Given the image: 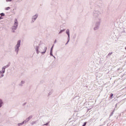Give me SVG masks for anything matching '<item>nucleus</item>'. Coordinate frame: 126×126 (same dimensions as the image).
<instances>
[{
	"mask_svg": "<svg viewBox=\"0 0 126 126\" xmlns=\"http://www.w3.org/2000/svg\"><path fill=\"white\" fill-rule=\"evenodd\" d=\"M21 45V40H19L17 42L16 45L14 47V50L15 52L16 53V55H18V52H19V48Z\"/></svg>",
	"mask_w": 126,
	"mask_h": 126,
	"instance_id": "obj_3",
	"label": "nucleus"
},
{
	"mask_svg": "<svg viewBox=\"0 0 126 126\" xmlns=\"http://www.w3.org/2000/svg\"><path fill=\"white\" fill-rule=\"evenodd\" d=\"M101 15V12L98 10H94L93 13V19L95 21L94 31H97L100 28L102 19L99 17Z\"/></svg>",
	"mask_w": 126,
	"mask_h": 126,
	"instance_id": "obj_1",
	"label": "nucleus"
},
{
	"mask_svg": "<svg viewBox=\"0 0 126 126\" xmlns=\"http://www.w3.org/2000/svg\"><path fill=\"white\" fill-rule=\"evenodd\" d=\"M49 123L50 122H48V123H47L46 124H44L43 126H48Z\"/></svg>",
	"mask_w": 126,
	"mask_h": 126,
	"instance_id": "obj_25",
	"label": "nucleus"
},
{
	"mask_svg": "<svg viewBox=\"0 0 126 126\" xmlns=\"http://www.w3.org/2000/svg\"><path fill=\"white\" fill-rule=\"evenodd\" d=\"M25 83V81H22L21 82V83H20V84H19V85L20 86H22V85H23V84H24Z\"/></svg>",
	"mask_w": 126,
	"mask_h": 126,
	"instance_id": "obj_14",
	"label": "nucleus"
},
{
	"mask_svg": "<svg viewBox=\"0 0 126 126\" xmlns=\"http://www.w3.org/2000/svg\"><path fill=\"white\" fill-rule=\"evenodd\" d=\"M31 119H32V115L30 116L28 118H27L26 119V120H25L24 122H25V124H26V123H28V121L30 120H31Z\"/></svg>",
	"mask_w": 126,
	"mask_h": 126,
	"instance_id": "obj_11",
	"label": "nucleus"
},
{
	"mask_svg": "<svg viewBox=\"0 0 126 126\" xmlns=\"http://www.w3.org/2000/svg\"><path fill=\"white\" fill-rule=\"evenodd\" d=\"M53 58H54V59H56V57H55L54 56H53Z\"/></svg>",
	"mask_w": 126,
	"mask_h": 126,
	"instance_id": "obj_32",
	"label": "nucleus"
},
{
	"mask_svg": "<svg viewBox=\"0 0 126 126\" xmlns=\"http://www.w3.org/2000/svg\"><path fill=\"white\" fill-rule=\"evenodd\" d=\"M50 56H52V57H54V55H53V51H50Z\"/></svg>",
	"mask_w": 126,
	"mask_h": 126,
	"instance_id": "obj_19",
	"label": "nucleus"
},
{
	"mask_svg": "<svg viewBox=\"0 0 126 126\" xmlns=\"http://www.w3.org/2000/svg\"><path fill=\"white\" fill-rule=\"evenodd\" d=\"M14 27H16L17 28H18V21L17 20V19H15L14 21V24L13 26Z\"/></svg>",
	"mask_w": 126,
	"mask_h": 126,
	"instance_id": "obj_5",
	"label": "nucleus"
},
{
	"mask_svg": "<svg viewBox=\"0 0 126 126\" xmlns=\"http://www.w3.org/2000/svg\"><path fill=\"white\" fill-rule=\"evenodd\" d=\"M6 1L8 2V1H12V0H6Z\"/></svg>",
	"mask_w": 126,
	"mask_h": 126,
	"instance_id": "obj_27",
	"label": "nucleus"
},
{
	"mask_svg": "<svg viewBox=\"0 0 126 126\" xmlns=\"http://www.w3.org/2000/svg\"><path fill=\"white\" fill-rule=\"evenodd\" d=\"M74 101H76V102H78V100H79V96H77L75 97V98H74Z\"/></svg>",
	"mask_w": 126,
	"mask_h": 126,
	"instance_id": "obj_12",
	"label": "nucleus"
},
{
	"mask_svg": "<svg viewBox=\"0 0 126 126\" xmlns=\"http://www.w3.org/2000/svg\"><path fill=\"white\" fill-rule=\"evenodd\" d=\"M68 42H69V41H68H68H67V43L65 44V45H67Z\"/></svg>",
	"mask_w": 126,
	"mask_h": 126,
	"instance_id": "obj_31",
	"label": "nucleus"
},
{
	"mask_svg": "<svg viewBox=\"0 0 126 126\" xmlns=\"http://www.w3.org/2000/svg\"><path fill=\"white\" fill-rule=\"evenodd\" d=\"M57 43V39H55L54 41V44H56Z\"/></svg>",
	"mask_w": 126,
	"mask_h": 126,
	"instance_id": "obj_30",
	"label": "nucleus"
},
{
	"mask_svg": "<svg viewBox=\"0 0 126 126\" xmlns=\"http://www.w3.org/2000/svg\"><path fill=\"white\" fill-rule=\"evenodd\" d=\"M86 124H87V122H85L82 126H86Z\"/></svg>",
	"mask_w": 126,
	"mask_h": 126,
	"instance_id": "obj_26",
	"label": "nucleus"
},
{
	"mask_svg": "<svg viewBox=\"0 0 126 126\" xmlns=\"http://www.w3.org/2000/svg\"><path fill=\"white\" fill-rule=\"evenodd\" d=\"M19 2V0H18V1H17V2Z\"/></svg>",
	"mask_w": 126,
	"mask_h": 126,
	"instance_id": "obj_34",
	"label": "nucleus"
},
{
	"mask_svg": "<svg viewBox=\"0 0 126 126\" xmlns=\"http://www.w3.org/2000/svg\"><path fill=\"white\" fill-rule=\"evenodd\" d=\"M112 54H113L112 52L109 53L108 54V55H107V56L110 57V56H112Z\"/></svg>",
	"mask_w": 126,
	"mask_h": 126,
	"instance_id": "obj_21",
	"label": "nucleus"
},
{
	"mask_svg": "<svg viewBox=\"0 0 126 126\" xmlns=\"http://www.w3.org/2000/svg\"><path fill=\"white\" fill-rule=\"evenodd\" d=\"M5 72V71L1 69V70L0 71V78H1L4 76V73Z\"/></svg>",
	"mask_w": 126,
	"mask_h": 126,
	"instance_id": "obj_6",
	"label": "nucleus"
},
{
	"mask_svg": "<svg viewBox=\"0 0 126 126\" xmlns=\"http://www.w3.org/2000/svg\"><path fill=\"white\" fill-rule=\"evenodd\" d=\"M113 96H114V94H111L110 96V99H113Z\"/></svg>",
	"mask_w": 126,
	"mask_h": 126,
	"instance_id": "obj_16",
	"label": "nucleus"
},
{
	"mask_svg": "<svg viewBox=\"0 0 126 126\" xmlns=\"http://www.w3.org/2000/svg\"><path fill=\"white\" fill-rule=\"evenodd\" d=\"M35 50L36 51V54H39V53H41V54H45L47 51V47L43 46L42 44H39L38 46H35Z\"/></svg>",
	"mask_w": 126,
	"mask_h": 126,
	"instance_id": "obj_2",
	"label": "nucleus"
},
{
	"mask_svg": "<svg viewBox=\"0 0 126 126\" xmlns=\"http://www.w3.org/2000/svg\"><path fill=\"white\" fill-rule=\"evenodd\" d=\"M53 92H50L49 93H48V96H50V95H52Z\"/></svg>",
	"mask_w": 126,
	"mask_h": 126,
	"instance_id": "obj_23",
	"label": "nucleus"
},
{
	"mask_svg": "<svg viewBox=\"0 0 126 126\" xmlns=\"http://www.w3.org/2000/svg\"><path fill=\"white\" fill-rule=\"evenodd\" d=\"M3 105H4L3 100H2V99L0 98V108H1V107H2V106H3Z\"/></svg>",
	"mask_w": 126,
	"mask_h": 126,
	"instance_id": "obj_10",
	"label": "nucleus"
},
{
	"mask_svg": "<svg viewBox=\"0 0 126 126\" xmlns=\"http://www.w3.org/2000/svg\"><path fill=\"white\" fill-rule=\"evenodd\" d=\"M35 124H36V122L34 121L32 122L31 125H32V126H33L34 125H35Z\"/></svg>",
	"mask_w": 126,
	"mask_h": 126,
	"instance_id": "obj_18",
	"label": "nucleus"
},
{
	"mask_svg": "<svg viewBox=\"0 0 126 126\" xmlns=\"http://www.w3.org/2000/svg\"><path fill=\"white\" fill-rule=\"evenodd\" d=\"M65 31V30L63 29V30H62L60 31V32H59V34H62V33H63V32H64Z\"/></svg>",
	"mask_w": 126,
	"mask_h": 126,
	"instance_id": "obj_15",
	"label": "nucleus"
},
{
	"mask_svg": "<svg viewBox=\"0 0 126 126\" xmlns=\"http://www.w3.org/2000/svg\"><path fill=\"white\" fill-rule=\"evenodd\" d=\"M74 38H75V37H76V35H75V36H74Z\"/></svg>",
	"mask_w": 126,
	"mask_h": 126,
	"instance_id": "obj_33",
	"label": "nucleus"
},
{
	"mask_svg": "<svg viewBox=\"0 0 126 126\" xmlns=\"http://www.w3.org/2000/svg\"><path fill=\"white\" fill-rule=\"evenodd\" d=\"M0 15L1 16H4L5 14L3 13H1L0 14Z\"/></svg>",
	"mask_w": 126,
	"mask_h": 126,
	"instance_id": "obj_24",
	"label": "nucleus"
},
{
	"mask_svg": "<svg viewBox=\"0 0 126 126\" xmlns=\"http://www.w3.org/2000/svg\"><path fill=\"white\" fill-rule=\"evenodd\" d=\"M116 107H117V104H116Z\"/></svg>",
	"mask_w": 126,
	"mask_h": 126,
	"instance_id": "obj_36",
	"label": "nucleus"
},
{
	"mask_svg": "<svg viewBox=\"0 0 126 126\" xmlns=\"http://www.w3.org/2000/svg\"><path fill=\"white\" fill-rule=\"evenodd\" d=\"M114 112H115V111H113L111 114L110 115V117H112V116H113V115H114Z\"/></svg>",
	"mask_w": 126,
	"mask_h": 126,
	"instance_id": "obj_20",
	"label": "nucleus"
},
{
	"mask_svg": "<svg viewBox=\"0 0 126 126\" xmlns=\"http://www.w3.org/2000/svg\"><path fill=\"white\" fill-rule=\"evenodd\" d=\"M125 50H126V47H125Z\"/></svg>",
	"mask_w": 126,
	"mask_h": 126,
	"instance_id": "obj_35",
	"label": "nucleus"
},
{
	"mask_svg": "<svg viewBox=\"0 0 126 126\" xmlns=\"http://www.w3.org/2000/svg\"><path fill=\"white\" fill-rule=\"evenodd\" d=\"M25 105H26V102L23 103V104H22V106H23V107H24V106H25Z\"/></svg>",
	"mask_w": 126,
	"mask_h": 126,
	"instance_id": "obj_28",
	"label": "nucleus"
},
{
	"mask_svg": "<svg viewBox=\"0 0 126 126\" xmlns=\"http://www.w3.org/2000/svg\"><path fill=\"white\" fill-rule=\"evenodd\" d=\"M54 48V45L52 46V47L51 48L50 52H53V49Z\"/></svg>",
	"mask_w": 126,
	"mask_h": 126,
	"instance_id": "obj_22",
	"label": "nucleus"
},
{
	"mask_svg": "<svg viewBox=\"0 0 126 126\" xmlns=\"http://www.w3.org/2000/svg\"><path fill=\"white\" fill-rule=\"evenodd\" d=\"M24 124H26L25 123V121H23L22 123H19L18 124L17 126H23V125H24Z\"/></svg>",
	"mask_w": 126,
	"mask_h": 126,
	"instance_id": "obj_13",
	"label": "nucleus"
},
{
	"mask_svg": "<svg viewBox=\"0 0 126 126\" xmlns=\"http://www.w3.org/2000/svg\"><path fill=\"white\" fill-rule=\"evenodd\" d=\"M11 32L12 33H15V31L17 30V28L16 27H14L13 26L11 28Z\"/></svg>",
	"mask_w": 126,
	"mask_h": 126,
	"instance_id": "obj_7",
	"label": "nucleus"
},
{
	"mask_svg": "<svg viewBox=\"0 0 126 126\" xmlns=\"http://www.w3.org/2000/svg\"><path fill=\"white\" fill-rule=\"evenodd\" d=\"M38 16H39V14H38V13H36L32 17V20L31 21V23L32 24H33V23H34V22L36 21V20L37 19V18H38Z\"/></svg>",
	"mask_w": 126,
	"mask_h": 126,
	"instance_id": "obj_4",
	"label": "nucleus"
},
{
	"mask_svg": "<svg viewBox=\"0 0 126 126\" xmlns=\"http://www.w3.org/2000/svg\"><path fill=\"white\" fill-rule=\"evenodd\" d=\"M5 10H9L10 9V7H7L5 8Z\"/></svg>",
	"mask_w": 126,
	"mask_h": 126,
	"instance_id": "obj_17",
	"label": "nucleus"
},
{
	"mask_svg": "<svg viewBox=\"0 0 126 126\" xmlns=\"http://www.w3.org/2000/svg\"><path fill=\"white\" fill-rule=\"evenodd\" d=\"M10 65V63H9L7 65H6L3 67H2L1 69L3 70H4L5 71V69L7 68V67H9V66Z\"/></svg>",
	"mask_w": 126,
	"mask_h": 126,
	"instance_id": "obj_9",
	"label": "nucleus"
},
{
	"mask_svg": "<svg viewBox=\"0 0 126 126\" xmlns=\"http://www.w3.org/2000/svg\"><path fill=\"white\" fill-rule=\"evenodd\" d=\"M66 33L67 34V35L68 36L67 40H68V41H69V40H70L69 29H67L66 30Z\"/></svg>",
	"mask_w": 126,
	"mask_h": 126,
	"instance_id": "obj_8",
	"label": "nucleus"
},
{
	"mask_svg": "<svg viewBox=\"0 0 126 126\" xmlns=\"http://www.w3.org/2000/svg\"><path fill=\"white\" fill-rule=\"evenodd\" d=\"M3 19V18H2V16H0V20H1V19Z\"/></svg>",
	"mask_w": 126,
	"mask_h": 126,
	"instance_id": "obj_29",
	"label": "nucleus"
}]
</instances>
